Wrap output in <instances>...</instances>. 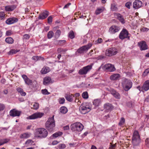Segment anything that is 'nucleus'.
<instances>
[{
	"label": "nucleus",
	"instance_id": "obj_58",
	"mask_svg": "<svg viewBox=\"0 0 149 149\" xmlns=\"http://www.w3.org/2000/svg\"><path fill=\"white\" fill-rule=\"evenodd\" d=\"M57 51L58 53H59L62 52H65L66 51V50L61 48H58L57 50Z\"/></svg>",
	"mask_w": 149,
	"mask_h": 149
},
{
	"label": "nucleus",
	"instance_id": "obj_5",
	"mask_svg": "<svg viewBox=\"0 0 149 149\" xmlns=\"http://www.w3.org/2000/svg\"><path fill=\"white\" fill-rule=\"evenodd\" d=\"M132 83L130 80L125 79L122 83V87L125 91H127L132 86Z\"/></svg>",
	"mask_w": 149,
	"mask_h": 149
},
{
	"label": "nucleus",
	"instance_id": "obj_52",
	"mask_svg": "<svg viewBox=\"0 0 149 149\" xmlns=\"http://www.w3.org/2000/svg\"><path fill=\"white\" fill-rule=\"evenodd\" d=\"M132 5V3L130 2H128L125 4V6L128 9L130 8V6Z\"/></svg>",
	"mask_w": 149,
	"mask_h": 149
},
{
	"label": "nucleus",
	"instance_id": "obj_12",
	"mask_svg": "<svg viewBox=\"0 0 149 149\" xmlns=\"http://www.w3.org/2000/svg\"><path fill=\"white\" fill-rule=\"evenodd\" d=\"M120 29L119 26L116 25H112L109 28V32L111 34H113L118 32Z\"/></svg>",
	"mask_w": 149,
	"mask_h": 149
},
{
	"label": "nucleus",
	"instance_id": "obj_3",
	"mask_svg": "<svg viewBox=\"0 0 149 149\" xmlns=\"http://www.w3.org/2000/svg\"><path fill=\"white\" fill-rule=\"evenodd\" d=\"M91 109V107L88 103H83L79 108V110L81 113L84 114L88 113Z\"/></svg>",
	"mask_w": 149,
	"mask_h": 149
},
{
	"label": "nucleus",
	"instance_id": "obj_14",
	"mask_svg": "<svg viewBox=\"0 0 149 149\" xmlns=\"http://www.w3.org/2000/svg\"><path fill=\"white\" fill-rule=\"evenodd\" d=\"M138 44L141 50H145L148 49V46L146 42L145 41H142L138 43Z\"/></svg>",
	"mask_w": 149,
	"mask_h": 149
},
{
	"label": "nucleus",
	"instance_id": "obj_27",
	"mask_svg": "<svg viewBox=\"0 0 149 149\" xmlns=\"http://www.w3.org/2000/svg\"><path fill=\"white\" fill-rule=\"evenodd\" d=\"M50 71L49 68L47 67H44L41 70V72L42 74H45Z\"/></svg>",
	"mask_w": 149,
	"mask_h": 149
},
{
	"label": "nucleus",
	"instance_id": "obj_42",
	"mask_svg": "<svg viewBox=\"0 0 149 149\" xmlns=\"http://www.w3.org/2000/svg\"><path fill=\"white\" fill-rule=\"evenodd\" d=\"M63 133L61 132H56V133L53 134L52 135L54 137L56 138L58 137V136H60L62 135Z\"/></svg>",
	"mask_w": 149,
	"mask_h": 149
},
{
	"label": "nucleus",
	"instance_id": "obj_50",
	"mask_svg": "<svg viewBox=\"0 0 149 149\" xmlns=\"http://www.w3.org/2000/svg\"><path fill=\"white\" fill-rule=\"evenodd\" d=\"M113 96L117 99H120V94L116 91Z\"/></svg>",
	"mask_w": 149,
	"mask_h": 149
},
{
	"label": "nucleus",
	"instance_id": "obj_26",
	"mask_svg": "<svg viewBox=\"0 0 149 149\" xmlns=\"http://www.w3.org/2000/svg\"><path fill=\"white\" fill-rule=\"evenodd\" d=\"M32 59L35 61L39 60L43 61L44 60V59L43 57L41 56H33L32 58Z\"/></svg>",
	"mask_w": 149,
	"mask_h": 149
},
{
	"label": "nucleus",
	"instance_id": "obj_21",
	"mask_svg": "<svg viewBox=\"0 0 149 149\" xmlns=\"http://www.w3.org/2000/svg\"><path fill=\"white\" fill-rule=\"evenodd\" d=\"M49 15V13L48 12L46 11L45 12L43 13L40 14L39 16L38 19H43Z\"/></svg>",
	"mask_w": 149,
	"mask_h": 149
},
{
	"label": "nucleus",
	"instance_id": "obj_56",
	"mask_svg": "<svg viewBox=\"0 0 149 149\" xmlns=\"http://www.w3.org/2000/svg\"><path fill=\"white\" fill-rule=\"evenodd\" d=\"M149 73V68H148L146 69L144 71L143 75H144V76H146L148 73Z\"/></svg>",
	"mask_w": 149,
	"mask_h": 149
},
{
	"label": "nucleus",
	"instance_id": "obj_43",
	"mask_svg": "<svg viewBox=\"0 0 149 149\" xmlns=\"http://www.w3.org/2000/svg\"><path fill=\"white\" fill-rule=\"evenodd\" d=\"M82 97L84 99H87L88 98V96L87 92L85 91L82 94Z\"/></svg>",
	"mask_w": 149,
	"mask_h": 149
},
{
	"label": "nucleus",
	"instance_id": "obj_8",
	"mask_svg": "<svg viewBox=\"0 0 149 149\" xmlns=\"http://www.w3.org/2000/svg\"><path fill=\"white\" fill-rule=\"evenodd\" d=\"M129 33L128 31L125 29H123L119 35V38L121 40H123L125 38L130 39V36H129Z\"/></svg>",
	"mask_w": 149,
	"mask_h": 149
},
{
	"label": "nucleus",
	"instance_id": "obj_64",
	"mask_svg": "<svg viewBox=\"0 0 149 149\" xmlns=\"http://www.w3.org/2000/svg\"><path fill=\"white\" fill-rule=\"evenodd\" d=\"M59 142H58L57 141L55 140L52 142V145H56Z\"/></svg>",
	"mask_w": 149,
	"mask_h": 149
},
{
	"label": "nucleus",
	"instance_id": "obj_22",
	"mask_svg": "<svg viewBox=\"0 0 149 149\" xmlns=\"http://www.w3.org/2000/svg\"><path fill=\"white\" fill-rule=\"evenodd\" d=\"M52 82L51 78L49 77H45L43 79V84L45 85H47Z\"/></svg>",
	"mask_w": 149,
	"mask_h": 149
},
{
	"label": "nucleus",
	"instance_id": "obj_34",
	"mask_svg": "<svg viewBox=\"0 0 149 149\" xmlns=\"http://www.w3.org/2000/svg\"><path fill=\"white\" fill-rule=\"evenodd\" d=\"M7 15L3 11H1L0 12V20H4L5 18Z\"/></svg>",
	"mask_w": 149,
	"mask_h": 149
},
{
	"label": "nucleus",
	"instance_id": "obj_46",
	"mask_svg": "<svg viewBox=\"0 0 149 149\" xmlns=\"http://www.w3.org/2000/svg\"><path fill=\"white\" fill-rule=\"evenodd\" d=\"M24 81L25 83L28 85L31 84L32 83V81L28 78H27Z\"/></svg>",
	"mask_w": 149,
	"mask_h": 149
},
{
	"label": "nucleus",
	"instance_id": "obj_10",
	"mask_svg": "<svg viewBox=\"0 0 149 149\" xmlns=\"http://www.w3.org/2000/svg\"><path fill=\"white\" fill-rule=\"evenodd\" d=\"M117 53V49L115 47H112L106 50V54L107 56H111L116 55Z\"/></svg>",
	"mask_w": 149,
	"mask_h": 149
},
{
	"label": "nucleus",
	"instance_id": "obj_32",
	"mask_svg": "<svg viewBox=\"0 0 149 149\" xmlns=\"http://www.w3.org/2000/svg\"><path fill=\"white\" fill-rule=\"evenodd\" d=\"M60 112L63 114H65L68 111L67 108L65 107H62L60 108Z\"/></svg>",
	"mask_w": 149,
	"mask_h": 149
},
{
	"label": "nucleus",
	"instance_id": "obj_39",
	"mask_svg": "<svg viewBox=\"0 0 149 149\" xmlns=\"http://www.w3.org/2000/svg\"><path fill=\"white\" fill-rule=\"evenodd\" d=\"M33 107H31V108L35 110L37 109L39 107L38 103L37 102H35L33 104Z\"/></svg>",
	"mask_w": 149,
	"mask_h": 149
},
{
	"label": "nucleus",
	"instance_id": "obj_30",
	"mask_svg": "<svg viewBox=\"0 0 149 149\" xmlns=\"http://www.w3.org/2000/svg\"><path fill=\"white\" fill-rule=\"evenodd\" d=\"M5 41L8 44H13L14 42L13 39L10 37H8L6 38Z\"/></svg>",
	"mask_w": 149,
	"mask_h": 149
},
{
	"label": "nucleus",
	"instance_id": "obj_15",
	"mask_svg": "<svg viewBox=\"0 0 149 149\" xmlns=\"http://www.w3.org/2000/svg\"><path fill=\"white\" fill-rule=\"evenodd\" d=\"M18 19L15 17L9 18L6 21V23L8 25H10L17 22Z\"/></svg>",
	"mask_w": 149,
	"mask_h": 149
},
{
	"label": "nucleus",
	"instance_id": "obj_55",
	"mask_svg": "<svg viewBox=\"0 0 149 149\" xmlns=\"http://www.w3.org/2000/svg\"><path fill=\"white\" fill-rule=\"evenodd\" d=\"M17 51L15 49H12L9 52V54L10 55L16 54Z\"/></svg>",
	"mask_w": 149,
	"mask_h": 149
},
{
	"label": "nucleus",
	"instance_id": "obj_2",
	"mask_svg": "<svg viewBox=\"0 0 149 149\" xmlns=\"http://www.w3.org/2000/svg\"><path fill=\"white\" fill-rule=\"evenodd\" d=\"M55 124L54 119V116L52 117L49 118L45 123L46 129L49 132H52L55 127Z\"/></svg>",
	"mask_w": 149,
	"mask_h": 149
},
{
	"label": "nucleus",
	"instance_id": "obj_33",
	"mask_svg": "<svg viewBox=\"0 0 149 149\" xmlns=\"http://www.w3.org/2000/svg\"><path fill=\"white\" fill-rule=\"evenodd\" d=\"M9 141V139H0V146L6 143Z\"/></svg>",
	"mask_w": 149,
	"mask_h": 149
},
{
	"label": "nucleus",
	"instance_id": "obj_29",
	"mask_svg": "<svg viewBox=\"0 0 149 149\" xmlns=\"http://www.w3.org/2000/svg\"><path fill=\"white\" fill-rule=\"evenodd\" d=\"M16 90L19 93H20L21 95L22 96H24L26 95V93L24 92L23 89L20 88H17L16 89Z\"/></svg>",
	"mask_w": 149,
	"mask_h": 149
},
{
	"label": "nucleus",
	"instance_id": "obj_40",
	"mask_svg": "<svg viewBox=\"0 0 149 149\" xmlns=\"http://www.w3.org/2000/svg\"><path fill=\"white\" fill-rule=\"evenodd\" d=\"M54 33L52 31H49L47 34L48 38L49 39H50L52 38L53 37L54 35Z\"/></svg>",
	"mask_w": 149,
	"mask_h": 149
},
{
	"label": "nucleus",
	"instance_id": "obj_7",
	"mask_svg": "<svg viewBox=\"0 0 149 149\" xmlns=\"http://www.w3.org/2000/svg\"><path fill=\"white\" fill-rule=\"evenodd\" d=\"M92 46V44L89 43L87 45L83 46L78 49L77 50V52L80 54L86 52Z\"/></svg>",
	"mask_w": 149,
	"mask_h": 149
},
{
	"label": "nucleus",
	"instance_id": "obj_4",
	"mask_svg": "<svg viewBox=\"0 0 149 149\" xmlns=\"http://www.w3.org/2000/svg\"><path fill=\"white\" fill-rule=\"evenodd\" d=\"M140 142V135L138 132L137 130H135L133 134L132 138V143L134 146H137Z\"/></svg>",
	"mask_w": 149,
	"mask_h": 149
},
{
	"label": "nucleus",
	"instance_id": "obj_6",
	"mask_svg": "<svg viewBox=\"0 0 149 149\" xmlns=\"http://www.w3.org/2000/svg\"><path fill=\"white\" fill-rule=\"evenodd\" d=\"M82 124L80 123H76L71 125L70 127L71 130L73 131H77L80 132L84 128Z\"/></svg>",
	"mask_w": 149,
	"mask_h": 149
},
{
	"label": "nucleus",
	"instance_id": "obj_59",
	"mask_svg": "<svg viewBox=\"0 0 149 149\" xmlns=\"http://www.w3.org/2000/svg\"><path fill=\"white\" fill-rule=\"evenodd\" d=\"M29 38V35L27 34H25L23 36V39H28Z\"/></svg>",
	"mask_w": 149,
	"mask_h": 149
},
{
	"label": "nucleus",
	"instance_id": "obj_44",
	"mask_svg": "<svg viewBox=\"0 0 149 149\" xmlns=\"http://www.w3.org/2000/svg\"><path fill=\"white\" fill-rule=\"evenodd\" d=\"M34 142L31 139L27 140L25 143V144H30L31 145H33V143Z\"/></svg>",
	"mask_w": 149,
	"mask_h": 149
},
{
	"label": "nucleus",
	"instance_id": "obj_11",
	"mask_svg": "<svg viewBox=\"0 0 149 149\" xmlns=\"http://www.w3.org/2000/svg\"><path fill=\"white\" fill-rule=\"evenodd\" d=\"M44 115V113L41 112H36L31 116L27 117V119H35L41 118Z\"/></svg>",
	"mask_w": 149,
	"mask_h": 149
},
{
	"label": "nucleus",
	"instance_id": "obj_25",
	"mask_svg": "<svg viewBox=\"0 0 149 149\" xmlns=\"http://www.w3.org/2000/svg\"><path fill=\"white\" fill-rule=\"evenodd\" d=\"M31 134L29 133H25L22 134L20 136V138L21 139H27L31 136Z\"/></svg>",
	"mask_w": 149,
	"mask_h": 149
},
{
	"label": "nucleus",
	"instance_id": "obj_41",
	"mask_svg": "<svg viewBox=\"0 0 149 149\" xmlns=\"http://www.w3.org/2000/svg\"><path fill=\"white\" fill-rule=\"evenodd\" d=\"M57 147L59 149H64L66 147V146L64 143H60L57 146Z\"/></svg>",
	"mask_w": 149,
	"mask_h": 149
},
{
	"label": "nucleus",
	"instance_id": "obj_37",
	"mask_svg": "<svg viewBox=\"0 0 149 149\" xmlns=\"http://www.w3.org/2000/svg\"><path fill=\"white\" fill-rule=\"evenodd\" d=\"M68 37L71 39L74 38V33L73 31H70L69 33Z\"/></svg>",
	"mask_w": 149,
	"mask_h": 149
},
{
	"label": "nucleus",
	"instance_id": "obj_24",
	"mask_svg": "<svg viewBox=\"0 0 149 149\" xmlns=\"http://www.w3.org/2000/svg\"><path fill=\"white\" fill-rule=\"evenodd\" d=\"M16 8L14 5L8 6H5V10L6 11L10 12L13 11Z\"/></svg>",
	"mask_w": 149,
	"mask_h": 149
},
{
	"label": "nucleus",
	"instance_id": "obj_60",
	"mask_svg": "<svg viewBox=\"0 0 149 149\" xmlns=\"http://www.w3.org/2000/svg\"><path fill=\"white\" fill-rule=\"evenodd\" d=\"M52 16H49L47 18L48 22L49 23H51L52 22Z\"/></svg>",
	"mask_w": 149,
	"mask_h": 149
},
{
	"label": "nucleus",
	"instance_id": "obj_54",
	"mask_svg": "<svg viewBox=\"0 0 149 149\" xmlns=\"http://www.w3.org/2000/svg\"><path fill=\"white\" fill-rule=\"evenodd\" d=\"M5 107V106L3 104L0 103V111L3 110Z\"/></svg>",
	"mask_w": 149,
	"mask_h": 149
},
{
	"label": "nucleus",
	"instance_id": "obj_28",
	"mask_svg": "<svg viewBox=\"0 0 149 149\" xmlns=\"http://www.w3.org/2000/svg\"><path fill=\"white\" fill-rule=\"evenodd\" d=\"M65 98L69 102H71L73 100L74 97L73 95H67L65 96Z\"/></svg>",
	"mask_w": 149,
	"mask_h": 149
},
{
	"label": "nucleus",
	"instance_id": "obj_13",
	"mask_svg": "<svg viewBox=\"0 0 149 149\" xmlns=\"http://www.w3.org/2000/svg\"><path fill=\"white\" fill-rule=\"evenodd\" d=\"M104 68L107 71L109 72H113L116 70L113 65L109 63L105 64L104 65Z\"/></svg>",
	"mask_w": 149,
	"mask_h": 149
},
{
	"label": "nucleus",
	"instance_id": "obj_57",
	"mask_svg": "<svg viewBox=\"0 0 149 149\" xmlns=\"http://www.w3.org/2000/svg\"><path fill=\"white\" fill-rule=\"evenodd\" d=\"M109 91L113 95L116 92L115 90L112 88H110V89L109 90Z\"/></svg>",
	"mask_w": 149,
	"mask_h": 149
},
{
	"label": "nucleus",
	"instance_id": "obj_36",
	"mask_svg": "<svg viewBox=\"0 0 149 149\" xmlns=\"http://www.w3.org/2000/svg\"><path fill=\"white\" fill-rule=\"evenodd\" d=\"M93 104L95 106H98L100 103V100L98 99H95L93 102Z\"/></svg>",
	"mask_w": 149,
	"mask_h": 149
},
{
	"label": "nucleus",
	"instance_id": "obj_1",
	"mask_svg": "<svg viewBox=\"0 0 149 149\" xmlns=\"http://www.w3.org/2000/svg\"><path fill=\"white\" fill-rule=\"evenodd\" d=\"M48 132L45 128H40L35 130V134L37 137L40 138H45L47 136Z\"/></svg>",
	"mask_w": 149,
	"mask_h": 149
},
{
	"label": "nucleus",
	"instance_id": "obj_18",
	"mask_svg": "<svg viewBox=\"0 0 149 149\" xmlns=\"http://www.w3.org/2000/svg\"><path fill=\"white\" fill-rule=\"evenodd\" d=\"M142 89L143 91V92L149 90V80L144 82L142 86Z\"/></svg>",
	"mask_w": 149,
	"mask_h": 149
},
{
	"label": "nucleus",
	"instance_id": "obj_35",
	"mask_svg": "<svg viewBox=\"0 0 149 149\" xmlns=\"http://www.w3.org/2000/svg\"><path fill=\"white\" fill-rule=\"evenodd\" d=\"M111 10L112 11H116L118 10V8L116 5L115 3H112L111 4Z\"/></svg>",
	"mask_w": 149,
	"mask_h": 149
},
{
	"label": "nucleus",
	"instance_id": "obj_48",
	"mask_svg": "<svg viewBox=\"0 0 149 149\" xmlns=\"http://www.w3.org/2000/svg\"><path fill=\"white\" fill-rule=\"evenodd\" d=\"M66 42V41L64 40H59L58 42V44L60 46L64 45Z\"/></svg>",
	"mask_w": 149,
	"mask_h": 149
},
{
	"label": "nucleus",
	"instance_id": "obj_47",
	"mask_svg": "<svg viewBox=\"0 0 149 149\" xmlns=\"http://www.w3.org/2000/svg\"><path fill=\"white\" fill-rule=\"evenodd\" d=\"M65 99L64 98H60L58 102L60 104H63L65 103Z\"/></svg>",
	"mask_w": 149,
	"mask_h": 149
},
{
	"label": "nucleus",
	"instance_id": "obj_23",
	"mask_svg": "<svg viewBox=\"0 0 149 149\" xmlns=\"http://www.w3.org/2000/svg\"><path fill=\"white\" fill-rule=\"evenodd\" d=\"M120 77V74H114L111 75L110 77L111 80H118Z\"/></svg>",
	"mask_w": 149,
	"mask_h": 149
},
{
	"label": "nucleus",
	"instance_id": "obj_45",
	"mask_svg": "<svg viewBox=\"0 0 149 149\" xmlns=\"http://www.w3.org/2000/svg\"><path fill=\"white\" fill-rule=\"evenodd\" d=\"M41 92L42 94L44 95H48L50 94V93L46 89L42 90Z\"/></svg>",
	"mask_w": 149,
	"mask_h": 149
},
{
	"label": "nucleus",
	"instance_id": "obj_63",
	"mask_svg": "<svg viewBox=\"0 0 149 149\" xmlns=\"http://www.w3.org/2000/svg\"><path fill=\"white\" fill-rule=\"evenodd\" d=\"M80 96V94L79 93H77L73 95L74 97H75V98H78Z\"/></svg>",
	"mask_w": 149,
	"mask_h": 149
},
{
	"label": "nucleus",
	"instance_id": "obj_31",
	"mask_svg": "<svg viewBox=\"0 0 149 149\" xmlns=\"http://www.w3.org/2000/svg\"><path fill=\"white\" fill-rule=\"evenodd\" d=\"M104 10V8L102 7L101 8H97L95 11V13L96 15H98L102 12Z\"/></svg>",
	"mask_w": 149,
	"mask_h": 149
},
{
	"label": "nucleus",
	"instance_id": "obj_17",
	"mask_svg": "<svg viewBox=\"0 0 149 149\" xmlns=\"http://www.w3.org/2000/svg\"><path fill=\"white\" fill-rule=\"evenodd\" d=\"M142 6V3L141 1L139 0H136L134 1L133 3V7L135 9H138L141 8Z\"/></svg>",
	"mask_w": 149,
	"mask_h": 149
},
{
	"label": "nucleus",
	"instance_id": "obj_49",
	"mask_svg": "<svg viewBox=\"0 0 149 149\" xmlns=\"http://www.w3.org/2000/svg\"><path fill=\"white\" fill-rule=\"evenodd\" d=\"M148 30L149 29L146 27H143L141 28L140 29L141 31L142 32H147L148 31Z\"/></svg>",
	"mask_w": 149,
	"mask_h": 149
},
{
	"label": "nucleus",
	"instance_id": "obj_53",
	"mask_svg": "<svg viewBox=\"0 0 149 149\" xmlns=\"http://www.w3.org/2000/svg\"><path fill=\"white\" fill-rule=\"evenodd\" d=\"M61 34V31L60 30H58L55 33V36H56L59 37Z\"/></svg>",
	"mask_w": 149,
	"mask_h": 149
},
{
	"label": "nucleus",
	"instance_id": "obj_9",
	"mask_svg": "<svg viewBox=\"0 0 149 149\" xmlns=\"http://www.w3.org/2000/svg\"><path fill=\"white\" fill-rule=\"evenodd\" d=\"M92 65H88L80 69L78 73L81 75L86 74L92 68Z\"/></svg>",
	"mask_w": 149,
	"mask_h": 149
},
{
	"label": "nucleus",
	"instance_id": "obj_51",
	"mask_svg": "<svg viewBox=\"0 0 149 149\" xmlns=\"http://www.w3.org/2000/svg\"><path fill=\"white\" fill-rule=\"evenodd\" d=\"M13 34V33L12 31L10 30H9L7 31L6 33V35L7 36H10Z\"/></svg>",
	"mask_w": 149,
	"mask_h": 149
},
{
	"label": "nucleus",
	"instance_id": "obj_19",
	"mask_svg": "<svg viewBox=\"0 0 149 149\" xmlns=\"http://www.w3.org/2000/svg\"><path fill=\"white\" fill-rule=\"evenodd\" d=\"M114 15L117 17L118 19L122 24L125 23V21L123 17L120 13H115Z\"/></svg>",
	"mask_w": 149,
	"mask_h": 149
},
{
	"label": "nucleus",
	"instance_id": "obj_20",
	"mask_svg": "<svg viewBox=\"0 0 149 149\" xmlns=\"http://www.w3.org/2000/svg\"><path fill=\"white\" fill-rule=\"evenodd\" d=\"M104 107L105 110L109 111L113 109V107L111 104L107 103L104 104Z\"/></svg>",
	"mask_w": 149,
	"mask_h": 149
},
{
	"label": "nucleus",
	"instance_id": "obj_38",
	"mask_svg": "<svg viewBox=\"0 0 149 149\" xmlns=\"http://www.w3.org/2000/svg\"><path fill=\"white\" fill-rule=\"evenodd\" d=\"M125 121V119L123 117H122L120 118V122L118 123V125L120 126H122L124 124Z\"/></svg>",
	"mask_w": 149,
	"mask_h": 149
},
{
	"label": "nucleus",
	"instance_id": "obj_16",
	"mask_svg": "<svg viewBox=\"0 0 149 149\" xmlns=\"http://www.w3.org/2000/svg\"><path fill=\"white\" fill-rule=\"evenodd\" d=\"M21 113V112L20 111H17L15 109L11 110L10 112V115L13 117L19 116Z\"/></svg>",
	"mask_w": 149,
	"mask_h": 149
},
{
	"label": "nucleus",
	"instance_id": "obj_62",
	"mask_svg": "<svg viewBox=\"0 0 149 149\" xmlns=\"http://www.w3.org/2000/svg\"><path fill=\"white\" fill-rule=\"evenodd\" d=\"M145 143L146 145L149 147V138H147L146 139Z\"/></svg>",
	"mask_w": 149,
	"mask_h": 149
},
{
	"label": "nucleus",
	"instance_id": "obj_61",
	"mask_svg": "<svg viewBox=\"0 0 149 149\" xmlns=\"http://www.w3.org/2000/svg\"><path fill=\"white\" fill-rule=\"evenodd\" d=\"M110 146L109 148V149H114L116 147L115 144H112L111 143H110Z\"/></svg>",
	"mask_w": 149,
	"mask_h": 149
}]
</instances>
